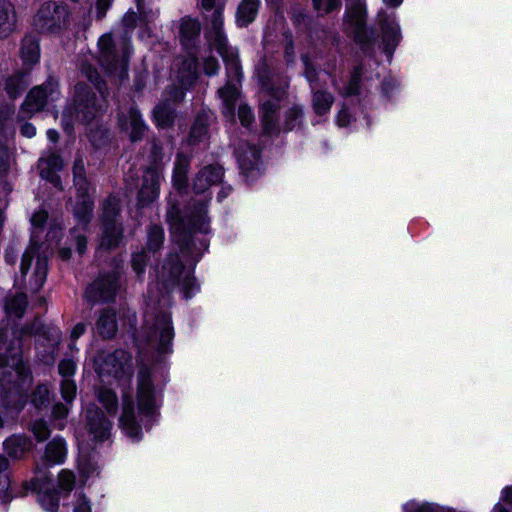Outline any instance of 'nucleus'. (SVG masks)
I'll list each match as a JSON object with an SVG mask.
<instances>
[{
  "instance_id": "37",
  "label": "nucleus",
  "mask_w": 512,
  "mask_h": 512,
  "mask_svg": "<svg viewBox=\"0 0 512 512\" xmlns=\"http://www.w3.org/2000/svg\"><path fill=\"white\" fill-rule=\"evenodd\" d=\"M27 306V298L25 294H18L6 302V312L8 316L21 317Z\"/></svg>"
},
{
  "instance_id": "12",
  "label": "nucleus",
  "mask_w": 512,
  "mask_h": 512,
  "mask_svg": "<svg viewBox=\"0 0 512 512\" xmlns=\"http://www.w3.org/2000/svg\"><path fill=\"white\" fill-rule=\"evenodd\" d=\"M120 209L119 199L110 196L104 203L102 222L103 233L100 240V249L116 247L122 238V229L116 222V216Z\"/></svg>"
},
{
  "instance_id": "46",
  "label": "nucleus",
  "mask_w": 512,
  "mask_h": 512,
  "mask_svg": "<svg viewBox=\"0 0 512 512\" xmlns=\"http://www.w3.org/2000/svg\"><path fill=\"white\" fill-rule=\"evenodd\" d=\"M31 430L38 441H44L50 434L47 423L43 420H37L32 424Z\"/></svg>"
},
{
  "instance_id": "21",
  "label": "nucleus",
  "mask_w": 512,
  "mask_h": 512,
  "mask_svg": "<svg viewBox=\"0 0 512 512\" xmlns=\"http://www.w3.org/2000/svg\"><path fill=\"white\" fill-rule=\"evenodd\" d=\"M223 172L220 167L206 166L196 175L193 182V189L196 193H205L210 186L219 183L222 179Z\"/></svg>"
},
{
  "instance_id": "51",
  "label": "nucleus",
  "mask_w": 512,
  "mask_h": 512,
  "mask_svg": "<svg viewBox=\"0 0 512 512\" xmlns=\"http://www.w3.org/2000/svg\"><path fill=\"white\" fill-rule=\"evenodd\" d=\"M75 369L76 364L72 360H63L59 364V373L64 377V379L72 376Z\"/></svg>"
},
{
  "instance_id": "24",
  "label": "nucleus",
  "mask_w": 512,
  "mask_h": 512,
  "mask_svg": "<svg viewBox=\"0 0 512 512\" xmlns=\"http://www.w3.org/2000/svg\"><path fill=\"white\" fill-rule=\"evenodd\" d=\"M32 447L31 440L22 435H14L4 442V449L7 454L15 459L21 458Z\"/></svg>"
},
{
  "instance_id": "49",
  "label": "nucleus",
  "mask_w": 512,
  "mask_h": 512,
  "mask_svg": "<svg viewBox=\"0 0 512 512\" xmlns=\"http://www.w3.org/2000/svg\"><path fill=\"white\" fill-rule=\"evenodd\" d=\"M73 512H92L90 501L82 494H77Z\"/></svg>"
},
{
  "instance_id": "19",
  "label": "nucleus",
  "mask_w": 512,
  "mask_h": 512,
  "mask_svg": "<svg viewBox=\"0 0 512 512\" xmlns=\"http://www.w3.org/2000/svg\"><path fill=\"white\" fill-rule=\"evenodd\" d=\"M88 432L95 441H104L110 435L111 423L98 409L89 410L87 413Z\"/></svg>"
},
{
  "instance_id": "41",
  "label": "nucleus",
  "mask_w": 512,
  "mask_h": 512,
  "mask_svg": "<svg viewBox=\"0 0 512 512\" xmlns=\"http://www.w3.org/2000/svg\"><path fill=\"white\" fill-rule=\"evenodd\" d=\"M75 486V475L69 470H61L58 475L59 493L67 496Z\"/></svg>"
},
{
  "instance_id": "28",
  "label": "nucleus",
  "mask_w": 512,
  "mask_h": 512,
  "mask_svg": "<svg viewBox=\"0 0 512 512\" xmlns=\"http://www.w3.org/2000/svg\"><path fill=\"white\" fill-rule=\"evenodd\" d=\"M189 159L184 155H177L172 181L175 188L181 190L187 186V171Z\"/></svg>"
},
{
  "instance_id": "16",
  "label": "nucleus",
  "mask_w": 512,
  "mask_h": 512,
  "mask_svg": "<svg viewBox=\"0 0 512 512\" xmlns=\"http://www.w3.org/2000/svg\"><path fill=\"white\" fill-rule=\"evenodd\" d=\"M262 81L263 86L265 87L266 91L264 92L263 98H262V122L264 126V130L267 133H271L276 126L277 122V111L279 109L278 99L281 95L284 94V91H278L277 93L271 92L267 84L264 82L262 78H260Z\"/></svg>"
},
{
  "instance_id": "34",
  "label": "nucleus",
  "mask_w": 512,
  "mask_h": 512,
  "mask_svg": "<svg viewBox=\"0 0 512 512\" xmlns=\"http://www.w3.org/2000/svg\"><path fill=\"white\" fill-rule=\"evenodd\" d=\"M179 81L183 87L192 85L197 78V63L194 57L183 61L182 67L179 70Z\"/></svg>"
},
{
  "instance_id": "54",
  "label": "nucleus",
  "mask_w": 512,
  "mask_h": 512,
  "mask_svg": "<svg viewBox=\"0 0 512 512\" xmlns=\"http://www.w3.org/2000/svg\"><path fill=\"white\" fill-rule=\"evenodd\" d=\"M219 69L217 60L213 57H208L204 60V70L208 75H214Z\"/></svg>"
},
{
  "instance_id": "27",
  "label": "nucleus",
  "mask_w": 512,
  "mask_h": 512,
  "mask_svg": "<svg viewBox=\"0 0 512 512\" xmlns=\"http://www.w3.org/2000/svg\"><path fill=\"white\" fill-rule=\"evenodd\" d=\"M258 5V0H243L237 10V24L239 26H246L254 21Z\"/></svg>"
},
{
  "instance_id": "33",
  "label": "nucleus",
  "mask_w": 512,
  "mask_h": 512,
  "mask_svg": "<svg viewBox=\"0 0 512 512\" xmlns=\"http://www.w3.org/2000/svg\"><path fill=\"white\" fill-rule=\"evenodd\" d=\"M97 329L103 337H112L117 331L115 313L112 311L103 312L97 322Z\"/></svg>"
},
{
  "instance_id": "6",
  "label": "nucleus",
  "mask_w": 512,
  "mask_h": 512,
  "mask_svg": "<svg viewBox=\"0 0 512 512\" xmlns=\"http://www.w3.org/2000/svg\"><path fill=\"white\" fill-rule=\"evenodd\" d=\"M86 77L95 84V87L100 94L97 98L95 93L89 87L83 84L76 86V99H75V121L80 123L89 122L94 119L97 114L103 109L105 102L104 84L97 82L98 73L90 66L82 68Z\"/></svg>"
},
{
  "instance_id": "57",
  "label": "nucleus",
  "mask_w": 512,
  "mask_h": 512,
  "mask_svg": "<svg viewBox=\"0 0 512 512\" xmlns=\"http://www.w3.org/2000/svg\"><path fill=\"white\" fill-rule=\"evenodd\" d=\"M52 413L55 419H64L68 414V408L63 404H56Z\"/></svg>"
},
{
  "instance_id": "39",
  "label": "nucleus",
  "mask_w": 512,
  "mask_h": 512,
  "mask_svg": "<svg viewBox=\"0 0 512 512\" xmlns=\"http://www.w3.org/2000/svg\"><path fill=\"white\" fill-rule=\"evenodd\" d=\"M98 400L110 414H115L118 407L116 394L110 388H100L98 391Z\"/></svg>"
},
{
  "instance_id": "43",
  "label": "nucleus",
  "mask_w": 512,
  "mask_h": 512,
  "mask_svg": "<svg viewBox=\"0 0 512 512\" xmlns=\"http://www.w3.org/2000/svg\"><path fill=\"white\" fill-rule=\"evenodd\" d=\"M314 9L320 13L328 14L341 7V0H312Z\"/></svg>"
},
{
  "instance_id": "52",
  "label": "nucleus",
  "mask_w": 512,
  "mask_h": 512,
  "mask_svg": "<svg viewBox=\"0 0 512 512\" xmlns=\"http://www.w3.org/2000/svg\"><path fill=\"white\" fill-rule=\"evenodd\" d=\"M320 75L327 76L326 73H320V74L316 73V71L312 67H310L308 62L305 60V76H306L307 80L309 81L312 90H315L317 88L316 78L319 77Z\"/></svg>"
},
{
  "instance_id": "50",
  "label": "nucleus",
  "mask_w": 512,
  "mask_h": 512,
  "mask_svg": "<svg viewBox=\"0 0 512 512\" xmlns=\"http://www.w3.org/2000/svg\"><path fill=\"white\" fill-rule=\"evenodd\" d=\"M238 117L242 125L246 127H248L254 120V116L251 109L246 105H239Z\"/></svg>"
},
{
  "instance_id": "44",
  "label": "nucleus",
  "mask_w": 512,
  "mask_h": 512,
  "mask_svg": "<svg viewBox=\"0 0 512 512\" xmlns=\"http://www.w3.org/2000/svg\"><path fill=\"white\" fill-rule=\"evenodd\" d=\"M49 389L45 385H39L32 394V403L36 408H41L48 403Z\"/></svg>"
},
{
  "instance_id": "29",
  "label": "nucleus",
  "mask_w": 512,
  "mask_h": 512,
  "mask_svg": "<svg viewBox=\"0 0 512 512\" xmlns=\"http://www.w3.org/2000/svg\"><path fill=\"white\" fill-rule=\"evenodd\" d=\"M14 11L10 2L0 0V38L6 37L13 29Z\"/></svg>"
},
{
  "instance_id": "5",
  "label": "nucleus",
  "mask_w": 512,
  "mask_h": 512,
  "mask_svg": "<svg viewBox=\"0 0 512 512\" xmlns=\"http://www.w3.org/2000/svg\"><path fill=\"white\" fill-rule=\"evenodd\" d=\"M74 184L77 189V198L73 206L74 215L78 221L77 227L72 230L76 241L77 251L82 254L86 249V237L78 231L85 230L93 210V202L89 194V186L84 177V164L77 160L73 167Z\"/></svg>"
},
{
  "instance_id": "40",
  "label": "nucleus",
  "mask_w": 512,
  "mask_h": 512,
  "mask_svg": "<svg viewBox=\"0 0 512 512\" xmlns=\"http://www.w3.org/2000/svg\"><path fill=\"white\" fill-rule=\"evenodd\" d=\"M59 494L58 491H44L39 493L38 499L46 511L57 512L59 508Z\"/></svg>"
},
{
  "instance_id": "48",
  "label": "nucleus",
  "mask_w": 512,
  "mask_h": 512,
  "mask_svg": "<svg viewBox=\"0 0 512 512\" xmlns=\"http://www.w3.org/2000/svg\"><path fill=\"white\" fill-rule=\"evenodd\" d=\"M146 260H147L146 252L135 253L133 255L132 267L138 276L144 272Z\"/></svg>"
},
{
  "instance_id": "23",
  "label": "nucleus",
  "mask_w": 512,
  "mask_h": 512,
  "mask_svg": "<svg viewBox=\"0 0 512 512\" xmlns=\"http://www.w3.org/2000/svg\"><path fill=\"white\" fill-rule=\"evenodd\" d=\"M119 122L124 130L129 131L132 141L140 139L145 131L141 115L135 108H130L127 115L120 117Z\"/></svg>"
},
{
  "instance_id": "38",
  "label": "nucleus",
  "mask_w": 512,
  "mask_h": 512,
  "mask_svg": "<svg viewBox=\"0 0 512 512\" xmlns=\"http://www.w3.org/2000/svg\"><path fill=\"white\" fill-rule=\"evenodd\" d=\"M154 118L158 126L165 128L173 123L174 115L169 104H159L154 109Z\"/></svg>"
},
{
  "instance_id": "45",
  "label": "nucleus",
  "mask_w": 512,
  "mask_h": 512,
  "mask_svg": "<svg viewBox=\"0 0 512 512\" xmlns=\"http://www.w3.org/2000/svg\"><path fill=\"white\" fill-rule=\"evenodd\" d=\"M502 502L512 503V486L505 487L501 492L500 502L495 504L491 512H510Z\"/></svg>"
},
{
  "instance_id": "55",
  "label": "nucleus",
  "mask_w": 512,
  "mask_h": 512,
  "mask_svg": "<svg viewBox=\"0 0 512 512\" xmlns=\"http://www.w3.org/2000/svg\"><path fill=\"white\" fill-rule=\"evenodd\" d=\"M73 117H74L73 112L70 109L65 110V112L63 113L62 123H63V128L67 133H71V131H72Z\"/></svg>"
},
{
  "instance_id": "18",
  "label": "nucleus",
  "mask_w": 512,
  "mask_h": 512,
  "mask_svg": "<svg viewBox=\"0 0 512 512\" xmlns=\"http://www.w3.org/2000/svg\"><path fill=\"white\" fill-rule=\"evenodd\" d=\"M366 9L364 0H347L345 20L352 27L356 38L361 41L364 31Z\"/></svg>"
},
{
  "instance_id": "53",
  "label": "nucleus",
  "mask_w": 512,
  "mask_h": 512,
  "mask_svg": "<svg viewBox=\"0 0 512 512\" xmlns=\"http://www.w3.org/2000/svg\"><path fill=\"white\" fill-rule=\"evenodd\" d=\"M359 78H360V71L356 70L355 73L353 74V76L351 77V80H350L348 86L345 89V92H344L345 95L350 96L357 92Z\"/></svg>"
},
{
  "instance_id": "8",
  "label": "nucleus",
  "mask_w": 512,
  "mask_h": 512,
  "mask_svg": "<svg viewBox=\"0 0 512 512\" xmlns=\"http://www.w3.org/2000/svg\"><path fill=\"white\" fill-rule=\"evenodd\" d=\"M132 357L124 350H116L113 353H100L95 359V369L104 381L112 376L119 386L130 383Z\"/></svg>"
},
{
  "instance_id": "11",
  "label": "nucleus",
  "mask_w": 512,
  "mask_h": 512,
  "mask_svg": "<svg viewBox=\"0 0 512 512\" xmlns=\"http://www.w3.org/2000/svg\"><path fill=\"white\" fill-rule=\"evenodd\" d=\"M167 219L171 226L174 236L187 231H198L207 233L209 231V223L206 216V204L201 202L199 206L191 212L185 219L180 217L178 209L173 206L167 212Z\"/></svg>"
},
{
  "instance_id": "15",
  "label": "nucleus",
  "mask_w": 512,
  "mask_h": 512,
  "mask_svg": "<svg viewBox=\"0 0 512 512\" xmlns=\"http://www.w3.org/2000/svg\"><path fill=\"white\" fill-rule=\"evenodd\" d=\"M378 21L381 26L385 50L391 54L402 38L400 25L394 14H387L386 12H379Z\"/></svg>"
},
{
  "instance_id": "9",
  "label": "nucleus",
  "mask_w": 512,
  "mask_h": 512,
  "mask_svg": "<svg viewBox=\"0 0 512 512\" xmlns=\"http://www.w3.org/2000/svg\"><path fill=\"white\" fill-rule=\"evenodd\" d=\"M99 64L109 74L117 75L120 79L126 76L127 71V57L129 54V48L124 43L122 52L119 53L113 42L110 34H105L100 37L98 41Z\"/></svg>"
},
{
  "instance_id": "3",
  "label": "nucleus",
  "mask_w": 512,
  "mask_h": 512,
  "mask_svg": "<svg viewBox=\"0 0 512 512\" xmlns=\"http://www.w3.org/2000/svg\"><path fill=\"white\" fill-rule=\"evenodd\" d=\"M2 336L0 332V404L8 407V398L19 396L31 378L21 358L20 341L16 340L11 347L5 348L9 355H4Z\"/></svg>"
},
{
  "instance_id": "26",
  "label": "nucleus",
  "mask_w": 512,
  "mask_h": 512,
  "mask_svg": "<svg viewBox=\"0 0 512 512\" xmlns=\"http://www.w3.org/2000/svg\"><path fill=\"white\" fill-rule=\"evenodd\" d=\"M67 454L65 441L62 438H54L50 441L45 450V460L50 465L61 464Z\"/></svg>"
},
{
  "instance_id": "4",
  "label": "nucleus",
  "mask_w": 512,
  "mask_h": 512,
  "mask_svg": "<svg viewBox=\"0 0 512 512\" xmlns=\"http://www.w3.org/2000/svg\"><path fill=\"white\" fill-rule=\"evenodd\" d=\"M48 218L45 210L36 211L31 217L33 227L31 245L25 251L21 261V274L26 278L29 272L31 275L25 280L27 286L38 291L44 284L47 275V257L40 253V246L37 245L38 230H42L43 224Z\"/></svg>"
},
{
  "instance_id": "35",
  "label": "nucleus",
  "mask_w": 512,
  "mask_h": 512,
  "mask_svg": "<svg viewBox=\"0 0 512 512\" xmlns=\"http://www.w3.org/2000/svg\"><path fill=\"white\" fill-rule=\"evenodd\" d=\"M3 85L8 97L14 99L24 90L26 82L23 74L16 73L5 78Z\"/></svg>"
},
{
  "instance_id": "30",
  "label": "nucleus",
  "mask_w": 512,
  "mask_h": 512,
  "mask_svg": "<svg viewBox=\"0 0 512 512\" xmlns=\"http://www.w3.org/2000/svg\"><path fill=\"white\" fill-rule=\"evenodd\" d=\"M334 102V98L330 93L322 90L313 92L312 107L318 116H324L329 113L330 108Z\"/></svg>"
},
{
  "instance_id": "61",
  "label": "nucleus",
  "mask_w": 512,
  "mask_h": 512,
  "mask_svg": "<svg viewBox=\"0 0 512 512\" xmlns=\"http://www.w3.org/2000/svg\"><path fill=\"white\" fill-rule=\"evenodd\" d=\"M136 15L134 12H127L123 17V25L128 28L132 29L135 24Z\"/></svg>"
},
{
  "instance_id": "31",
  "label": "nucleus",
  "mask_w": 512,
  "mask_h": 512,
  "mask_svg": "<svg viewBox=\"0 0 512 512\" xmlns=\"http://www.w3.org/2000/svg\"><path fill=\"white\" fill-rule=\"evenodd\" d=\"M21 57L24 63L34 64L39 60L40 50L37 40L33 37H25L21 47Z\"/></svg>"
},
{
  "instance_id": "42",
  "label": "nucleus",
  "mask_w": 512,
  "mask_h": 512,
  "mask_svg": "<svg viewBox=\"0 0 512 512\" xmlns=\"http://www.w3.org/2000/svg\"><path fill=\"white\" fill-rule=\"evenodd\" d=\"M164 240V231L161 226L151 225L148 229V241L147 246L150 251L158 250Z\"/></svg>"
},
{
  "instance_id": "56",
  "label": "nucleus",
  "mask_w": 512,
  "mask_h": 512,
  "mask_svg": "<svg viewBox=\"0 0 512 512\" xmlns=\"http://www.w3.org/2000/svg\"><path fill=\"white\" fill-rule=\"evenodd\" d=\"M336 123L339 127H345L350 123V114L345 108L339 111L336 117Z\"/></svg>"
},
{
  "instance_id": "63",
  "label": "nucleus",
  "mask_w": 512,
  "mask_h": 512,
  "mask_svg": "<svg viewBox=\"0 0 512 512\" xmlns=\"http://www.w3.org/2000/svg\"><path fill=\"white\" fill-rule=\"evenodd\" d=\"M206 128L203 125H194L191 130L192 138H199L202 134H205Z\"/></svg>"
},
{
  "instance_id": "7",
  "label": "nucleus",
  "mask_w": 512,
  "mask_h": 512,
  "mask_svg": "<svg viewBox=\"0 0 512 512\" xmlns=\"http://www.w3.org/2000/svg\"><path fill=\"white\" fill-rule=\"evenodd\" d=\"M152 303L149 304L150 311L145 317L147 343L151 349L160 353L171 351L174 330L169 313L162 308L156 311V306L152 297Z\"/></svg>"
},
{
  "instance_id": "10",
  "label": "nucleus",
  "mask_w": 512,
  "mask_h": 512,
  "mask_svg": "<svg viewBox=\"0 0 512 512\" xmlns=\"http://www.w3.org/2000/svg\"><path fill=\"white\" fill-rule=\"evenodd\" d=\"M160 282L166 289L175 285H181L186 298L191 297L198 290L190 270H184L179 263L178 256H170L168 261L163 265L159 276Z\"/></svg>"
},
{
  "instance_id": "2",
  "label": "nucleus",
  "mask_w": 512,
  "mask_h": 512,
  "mask_svg": "<svg viewBox=\"0 0 512 512\" xmlns=\"http://www.w3.org/2000/svg\"><path fill=\"white\" fill-rule=\"evenodd\" d=\"M222 7L217 6L211 14V30L208 34L210 47L217 50L226 63L228 81L218 90L222 100V111L226 118L233 120L236 102L239 97L237 83L241 80V67L237 52L228 46L226 36L222 32Z\"/></svg>"
},
{
  "instance_id": "17",
  "label": "nucleus",
  "mask_w": 512,
  "mask_h": 512,
  "mask_svg": "<svg viewBox=\"0 0 512 512\" xmlns=\"http://www.w3.org/2000/svg\"><path fill=\"white\" fill-rule=\"evenodd\" d=\"M118 288V274L114 273L113 275L98 279L92 283L87 288L85 296L92 301H107L114 296Z\"/></svg>"
},
{
  "instance_id": "59",
  "label": "nucleus",
  "mask_w": 512,
  "mask_h": 512,
  "mask_svg": "<svg viewBox=\"0 0 512 512\" xmlns=\"http://www.w3.org/2000/svg\"><path fill=\"white\" fill-rule=\"evenodd\" d=\"M111 0H97V17L101 19L104 17Z\"/></svg>"
},
{
  "instance_id": "62",
  "label": "nucleus",
  "mask_w": 512,
  "mask_h": 512,
  "mask_svg": "<svg viewBox=\"0 0 512 512\" xmlns=\"http://www.w3.org/2000/svg\"><path fill=\"white\" fill-rule=\"evenodd\" d=\"M85 325L82 323H78L74 326L71 332V337L73 339L79 338L85 332Z\"/></svg>"
},
{
  "instance_id": "60",
  "label": "nucleus",
  "mask_w": 512,
  "mask_h": 512,
  "mask_svg": "<svg viewBox=\"0 0 512 512\" xmlns=\"http://www.w3.org/2000/svg\"><path fill=\"white\" fill-rule=\"evenodd\" d=\"M20 131L21 134L27 138H32L36 135V128L30 123H24Z\"/></svg>"
},
{
  "instance_id": "14",
  "label": "nucleus",
  "mask_w": 512,
  "mask_h": 512,
  "mask_svg": "<svg viewBox=\"0 0 512 512\" xmlns=\"http://www.w3.org/2000/svg\"><path fill=\"white\" fill-rule=\"evenodd\" d=\"M67 17L65 6L48 2L39 9L34 25L40 32H53L66 23Z\"/></svg>"
},
{
  "instance_id": "20",
  "label": "nucleus",
  "mask_w": 512,
  "mask_h": 512,
  "mask_svg": "<svg viewBox=\"0 0 512 512\" xmlns=\"http://www.w3.org/2000/svg\"><path fill=\"white\" fill-rule=\"evenodd\" d=\"M160 174L155 169H148L143 175V184L139 193L141 205L153 202L159 195Z\"/></svg>"
},
{
  "instance_id": "22",
  "label": "nucleus",
  "mask_w": 512,
  "mask_h": 512,
  "mask_svg": "<svg viewBox=\"0 0 512 512\" xmlns=\"http://www.w3.org/2000/svg\"><path fill=\"white\" fill-rule=\"evenodd\" d=\"M63 166L62 159L56 154H51L39 160V170L42 178L50 181L54 186H60V178L57 172Z\"/></svg>"
},
{
  "instance_id": "58",
  "label": "nucleus",
  "mask_w": 512,
  "mask_h": 512,
  "mask_svg": "<svg viewBox=\"0 0 512 512\" xmlns=\"http://www.w3.org/2000/svg\"><path fill=\"white\" fill-rule=\"evenodd\" d=\"M302 109L299 107L292 108L288 113V122H287V128L292 129L294 127V124L292 123L293 120L297 119L298 117L302 116Z\"/></svg>"
},
{
  "instance_id": "64",
  "label": "nucleus",
  "mask_w": 512,
  "mask_h": 512,
  "mask_svg": "<svg viewBox=\"0 0 512 512\" xmlns=\"http://www.w3.org/2000/svg\"><path fill=\"white\" fill-rule=\"evenodd\" d=\"M60 227L57 225H51L50 230L47 234L48 241L55 239L57 237L58 232L60 231Z\"/></svg>"
},
{
  "instance_id": "47",
  "label": "nucleus",
  "mask_w": 512,
  "mask_h": 512,
  "mask_svg": "<svg viewBox=\"0 0 512 512\" xmlns=\"http://www.w3.org/2000/svg\"><path fill=\"white\" fill-rule=\"evenodd\" d=\"M61 394L67 402L72 401L76 395V385L73 380L66 378L61 383Z\"/></svg>"
},
{
  "instance_id": "25",
  "label": "nucleus",
  "mask_w": 512,
  "mask_h": 512,
  "mask_svg": "<svg viewBox=\"0 0 512 512\" xmlns=\"http://www.w3.org/2000/svg\"><path fill=\"white\" fill-rule=\"evenodd\" d=\"M78 443H79V451H80V457L78 461V468L82 476L88 478L93 473L97 472L98 465L93 460L90 459L87 455L88 451L91 447L90 443L86 441L85 439H81L78 437Z\"/></svg>"
},
{
  "instance_id": "1",
  "label": "nucleus",
  "mask_w": 512,
  "mask_h": 512,
  "mask_svg": "<svg viewBox=\"0 0 512 512\" xmlns=\"http://www.w3.org/2000/svg\"><path fill=\"white\" fill-rule=\"evenodd\" d=\"M156 412V394L150 372L147 368L142 367L137 376L135 399L123 391L119 427L132 441H138L142 438L143 431L152 426Z\"/></svg>"
},
{
  "instance_id": "13",
  "label": "nucleus",
  "mask_w": 512,
  "mask_h": 512,
  "mask_svg": "<svg viewBox=\"0 0 512 512\" xmlns=\"http://www.w3.org/2000/svg\"><path fill=\"white\" fill-rule=\"evenodd\" d=\"M58 97V85L54 80H48L43 85L33 88L23 103L20 114L30 117L40 112L49 101H55Z\"/></svg>"
},
{
  "instance_id": "36",
  "label": "nucleus",
  "mask_w": 512,
  "mask_h": 512,
  "mask_svg": "<svg viewBox=\"0 0 512 512\" xmlns=\"http://www.w3.org/2000/svg\"><path fill=\"white\" fill-rule=\"evenodd\" d=\"M200 32V24L198 21L190 18H184L180 25L181 41L187 45L188 42L198 36Z\"/></svg>"
},
{
  "instance_id": "32",
  "label": "nucleus",
  "mask_w": 512,
  "mask_h": 512,
  "mask_svg": "<svg viewBox=\"0 0 512 512\" xmlns=\"http://www.w3.org/2000/svg\"><path fill=\"white\" fill-rule=\"evenodd\" d=\"M238 162L240 168L246 174L252 172L254 169L259 171V151L255 148L249 147L248 151L243 153L238 152Z\"/></svg>"
}]
</instances>
